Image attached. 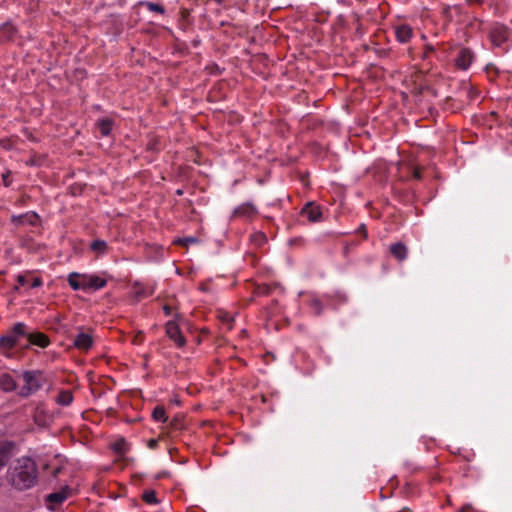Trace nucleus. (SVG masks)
Masks as SVG:
<instances>
[{
	"mask_svg": "<svg viewBox=\"0 0 512 512\" xmlns=\"http://www.w3.org/2000/svg\"><path fill=\"white\" fill-rule=\"evenodd\" d=\"M300 216L310 223H315L320 219V206L315 201H309L301 209Z\"/></svg>",
	"mask_w": 512,
	"mask_h": 512,
	"instance_id": "nucleus-4",
	"label": "nucleus"
},
{
	"mask_svg": "<svg viewBox=\"0 0 512 512\" xmlns=\"http://www.w3.org/2000/svg\"><path fill=\"white\" fill-rule=\"evenodd\" d=\"M79 276H80V273H76V272H72L68 275V283L73 290H81V288L84 287V285H82L79 282V279H80Z\"/></svg>",
	"mask_w": 512,
	"mask_h": 512,
	"instance_id": "nucleus-23",
	"label": "nucleus"
},
{
	"mask_svg": "<svg viewBox=\"0 0 512 512\" xmlns=\"http://www.w3.org/2000/svg\"><path fill=\"white\" fill-rule=\"evenodd\" d=\"M391 254L399 261H403L407 258L408 249L402 242H397L390 247Z\"/></svg>",
	"mask_w": 512,
	"mask_h": 512,
	"instance_id": "nucleus-15",
	"label": "nucleus"
},
{
	"mask_svg": "<svg viewBox=\"0 0 512 512\" xmlns=\"http://www.w3.org/2000/svg\"><path fill=\"white\" fill-rule=\"evenodd\" d=\"M432 50H433V48H432L431 46H429V47L427 48V51H432Z\"/></svg>",
	"mask_w": 512,
	"mask_h": 512,
	"instance_id": "nucleus-45",
	"label": "nucleus"
},
{
	"mask_svg": "<svg viewBox=\"0 0 512 512\" xmlns=\"http://www.w3.org/2000/svg\"><path fill=\"white\" fill-rule=\"evenodd\" d=\"M256 214V208L251 203L240 205L234 210V215L239 217H252Z\"/></svg>",
	"mask_w": 512,
	"mask_h": 512,
	"instance_id": "nucleus-16",
	"label": "nucleus"
},
{
	"mask_svg": "<svg viewBox=\"0 0 512 512\" xmlns=\"http://www.w3.org/2000/svg\"><path fill=\"white\" fill-rule=\"evenodd\" d=\"M10 332L19 340L21 337H27L28 335L26 332V325L22 322L16 323Z\"/></svg>",
	"mask_w": 512,
	"mask_h": 512,
	"instance_id": "nucleus-22",
	"label": "nucleus"
},
{
	"mask_svg": "<svg viewBox=\"0 0 512 512\" xmlns=\"http://www.w3.org/2000/svg\"><path fill=\"white\" fill-rule=\"evenodd\" d=\"M38 467L30 457L16 459L7 470L8 483L19 491L28 490L38 482Z\"/></svg>",
	"mask_w": 512,
	"mask_h": 512,
	"instance_id": "nucleus-1",
	"label": "nucleus"
},
{
	"mask_svg": "<svg viewBox=\"0 0 512 512\" xmlns=\"http://www.w3.org/2000/svg\"><path fill=\"white\" fill-rule=\"evenodd\" d=\"M90 249L100 255L106 253L108 245L104 240L97 239L90 244Z\"/></svg>",
	"mask_w": 512,
	"mask_h": 512,
	"instance_id": "nucleus-21",
	"label": "nucleus"
},
{
	"mask_svg": "<svg viewBox=\"0 0 512 512\" xmlns=\"http://www.w3.org/2000/svg\"><path fill=\"white\" fill-rule=\"evenodd\" d=\"M226 0H216V2L220 5L222 3H224Z\"/></svg>",
	"mask_w": 512,
	"mask_h": 512,
	"instance_id": "nucleus-44",
	"label": "nucleus"
},
{
	"mask_svg": "<svg viewBox=\"0 0 512 512\" xmlns=\"http://www.w3.org/2000/svg\"><path fill=\"white\" fill-rule=\"evenodd\" d=\"M153 293L152 290H148L143 284L135 282L132 285V296L136 301H140Z\"/></svg>",
	"mask_w": 512,
	"mask_h": 512,
	"instance_id": "nucleus-14",
	"label": "nucleus"
},
{
	"mask_svg": "<svg viewBox=\"0 0 512 512\" xmlns=\"http://www.w3.org/2000/svg\"><path fill=\"white\" fill-rule=\"evenodd\" d=\"M17 282L18 284H20L21 286H24L28 283V279L26 278V276L24 275H18L17 276Z\"/></svg>",
	"mask_w": 512,
	"mask_h": 512,
	"instance_id": "nucleus-35",
	"label": "nucleus"
},
{
	"mask_svg": "<svg viewBox=\"0 0 512 512\" xmlns=\"http://www.w3.org/2000/svg\"><path fill=\"white\" fill-rule=\"evenodd\" d=\"M221 320H222L223 322H226L227 324H230V323L232 322V320H233V319H232V317H230V316L228 315V313H223V314H222V316H221ZM229 328H231V325H229Z\"/></svg>",
	"mask_w": 512,
	"mask_h": 512,
	"instance_id": "nucleus-36",
	"label": "nucleus"
},
{
	"mask_svg": "<svg viewBox=\"0 0 512 512\" xmlns=\"http://www.w3.org/2000/svg\"><path fill=\"white\" fill-rule=\"evenodd\" d=\"M468 1H469L470 3H478V4H480V3H482V2H483V0H468Z\"/></svg>",
	"mask_w": 512,
	"mask_h": 512,
	"instance_id": "nucleus-43",
	"label": "nucleus"
},
{
	"mask_svg": "<svg viewBox=\"0 0 512 512\" xmlns=\"http://www.w3.org/2000/svg\"><path fill=\"white\" fill-rule=\"evenodd\" d=\"M38 221V215L35 213H26L25 214V223H29L30 225H35Z\"/></svg>",
	"mask_w": 512,
	"mask_h": 512,
	"instance_id": "nucleus-32",
	"label": "nucleus"
},
{
	"mask_svg": "<svg viewBox=\"0 0 512 512\" xmlns=\"http://www.w3.org/2000/svg\"><path fill=\"white\" fill-rule=\"evenodd\" d=\"M73 344L79 350L88 351L93 345V338L88 333L79 332L75 336Z\"/></svg>",
	"mask_w": 512,
	"mask_h": 512,
	"instance_id": "nucleus-8",
	"label": "nucleus"
},
{
	"mask_svg": "<svg viewBox=\"0 0 512 512\" xmlns=\"http://www.w3.org/2000/svg\"><path fill=\"white\" fill-rule=\"evenodd\" d=\"M152 417L156 421H160V422H167L168 421V417L166 416L165 409L162 406H156L154 408V410L152 412Z\"/></svg>",
	"mask_w": 512,
	"mask_h": 512,
	"instance_id": "nucleus-24",
	"label": "nucleus"
},
{
	"mask_svg": "<svg viewBox=\"0 0 512 512\" xmlns=\"http://www.w3.org/2000/svg\"><path fill=\"white\" fill-rule=\"evenodd\" d=\"M7 177H8L7 175H3V181H4V183H5V185H6V186H8V185H9V183L7 182V181H8V178H7Z\"/></svg>",
	"mask_w": 512,
	"mask_h": 512,
	"instance_id": "nucleus-42",
	"label": "nucleus"
},
{
	"mask_svg": "<svg viewBox=\"0 0 512 512\" xmlns=\"http://www.w3.org/2000/svg\"><path fill=\"white\" fill-rule=\"evenodd\" d=\"M413 35L412 28L409 25L402 24L395 27V36L400 43H407Z\"/></svg>",
	"mask_w": 512,
	"mask_h": 512,
	"instance_id": "nucleus-12",
	"label": "nucleus"
},
{
	"mask_svg": "<svg viewBox=\"0 0 512 512\" xmlns=\"http://www.w3.org/2000/svg\"><path fill=\"white\" fill-rule=\"evenodd\" d=\"M72 401H73V395H72L71 391H69V390L61 391L56 398V402L62 406H68L72 403Z\"/></svg>",
	"mask_w": 512,
	"mask_h": 512,
	"instance_id": "nucleus-20",
	"label": "nucleus"
},
{
	"mask_svg": "<svg viewBox=\"0 0 512 512\" xmlns=\"http://www.w3.org/2000/svg\"><path fill=\"white\" fill-rule=\"evenodd\" d=\"M98 128L102 136H107L110 134L112 129V121L109 119H103L99 121Z\"/></svg>",
	"mask_w": 512,
	"mask_h": 512,
	"instance_id": "nucleus-25",
	"label": "nucleus"
},
{
	"mask_svg": "<svg viewBox=\"0 0 512 512\" xmlns=\"http://www.w3.org/2000/svg\"><path fill=\"white\" fill-rule=\"evenodd\" d=\"M170 426L175 429V430H181L184 425L182 423V419L180 416H176L174 417L171 421H170Z\"/></svg>",
	"mask_w": 512,
	"mask_h": 512,
	"instance_id": "nucleus-31",
	"label": "nucleus"
},
{
	"mask_svg": "<svg viewBox=\"0 0 512 512\" xmlns=\"http://www.w3.org/2000/svg\"><path fill=\"white\" fill-rule=\"evenodd\" d=\"M465 510H466V507H463V508L460 510V512H465Z\"/></svg>",
	"mask_w": 512,
	"mask_h": 512,
	"instance_id": "nucleus-46",
	"label": "nucleus"
},
{
	"mask_svg": "<svg viewBox=\"0 0 512 512\" xmlns=\"http://www.w3.org/2000/svg\"><path fill=\"white\" fill-rule=\"evenodd\" d=\"M158 441L156 439H150L148 441V447L154 449L157 447Z\"/></svg>",
	"mask_w": 512,
	"mask_h": 512,
	"instance_id": "nucleus-38",
	"label": "nucleus"
},
{
	"mask_svg": "<svg viewBox=\"0 0 512 512\" xmlns=\"http://www.w3.org/2000/svg\"><path fill=\"white\" fill-rule=\"evenodd\" d=\"M166 333L168 337L177 344V346L183 347L185 345V338L182 335L179 326L175 322L169 321L166 324Z\"/></svg>",
	"mask_w": 512,
	"mask_h": 512,
	"instance_id": "nucleus-5",
	"label": "nucleus"
},
{
	"mask_svg": "<svg viewBox=\"0 0 512 512\" xmlns=\"http://www.w3.org/2000/svg\"><path fill=\"white\" fill-rule=\"evenodd\" d=\"M251 241L256 245V246H261L263 245L264 243L267 242V237L264 233L262 232H256L254 233L252 236H251Z\"/></svg>",
	"mask_w": 512,
	"mask_h": 512,
	"instance_id": "nucleus-28",
	"label": "nucleus"
},
{
	"mask_svg": "<svg viewBox=\"0 0 512 512\" xmlns=\"http://www.w3.org/2000/svg\"><path fill=\"white\" fill-rule=\"evenodd\" d=\"M19 339L15 337L11 332L0 337V348L4 350L12 349L18 345Z\"/></svg>",
	"mask_w": 512,
	"mask_h": 512,
	"instance_id": "nucleus-17",
	"label": "nucleus"
},
{
	"mask_svg": "<svg viewBox=\"0 0 512 512\" xmlns=\"http://www.w3.org/2000/svg\"><path fill=\"white\" fill-rule=\"evenodd\" d=\"M163 310H164V312H165V314H166V315H170V313H171V307H170V306L165 305V306L163 307Z\"/></svg>",
	"mask_w": 512,
	"mask_h": 512,
	"instance_id": "nucleus-41",
	"label": "nucleus"
},
{
	"mask_svg": "<svg viewBox=\"0 0 512 512\" xmlns=\"http://www.w3.org/2000/svg\"><path fill=\"white\" fill-rule=\"evenodd\" d=\"M14 447L15 444L11 441H0V467L4 468L7 464Z\"/></svg>",
	"mask_w": 512,
	"mask_h": 512,
	"instance_id": "nucleus-9",
	"label": "nucleus"
},
{
	"mask_svg": "<svg viewBox=\"0 0 512 512\" xmlns=\"http://www.w3.org/2000/svg\"><path fill=\"white\" fill-rule=\"evenodd\" d=\"M412 175H413V177H414L415 179H417V180H420V179H421V177H422V176H421V171H420L418 168H415V169L413 170V174H412Z\"/></svg>",
	"mask_w": 512,
	"mask_h": 512,
	"instance_id": "nucleus-39",
	"label": "nucleus"
},
{
	"mask_svg": "<svg viewBox=\"0 0 512 512\" xmlns=\"http://www.w3.org/2000/svg\"><path fill=\"white\" fill-rule=\"evenodd\" d=\"M359 231L363 234L364 238L367 237V232H366V227L364 224H362L360 227H359Z\"/></svg>",
	"mask_w": 512,
	"mask_h": 512,
	"instance_id": "nucleus-40",
	"label": "nucleus"
},
{
	"mask_svg": "<svg viewBox=\"0 0 512 512\" xmlns=\"http://www.w3.org/2000/svg\"><path fill=\"white\" fill-rule=\"evenodd\" d=\"M0 387L6 391H13L16 388V383L11 375L9 374H3L0 377Z\"/></svg>",
	"mask_w": 512,
	"mask_h": 512,
	"instance_id": "nucleus-18",
	"label": "nucleus"
},
{
	"mask_svg": "<svg viewBox=\"0 0 512 512\" xmlns=\"http://www.w3.org/2000/svg\"><path fill=\"white\" fill-rule=\"evenodd\" d=\"M490 38L495 46H502L508 38V30L502 25L494 26L490 31Z\"/></svg>",
	"mask_w": 512,
	"mask_h": 512,
	"instance_id": "nucleus-6",
	"label": "nucleus"
},
{
	"mask_svg": "<svg viewBox=\"0 0 512 512\" xmlns=\"http://www.w3.org/2000/svg\"><path fill=\"white\" fill-rule=\"evenodd\" d=\"M142 499L148 504H156L158 502L156 493L153 490L144 491Z\"/></svg>",
	"mask_w": 512,
	"mask_h": 512,
	"instance_id": "nucleus-29",
	"label": "nucleus"
},
{
	"mask_svg": "<svg viewBox=\"0 0 512 512\" xmlns=\"http://www.w3.org/2000/svg\"><path fill=\"white\" fill-rule=\"evenodd\" d=\"M64 470L65 461L59 455L54 456L42 465V471L49 473L52 479H57Z\"/></svg>",
	"mask_w": 512,
	"mask_h": 512,
	"instance_id": "nucleus-3",
	"label": "nucleus"
},
{
	"mask_svg": "<svg viewBox=\"0 0 512 512\" xmlns=\"http://www.w3.org/2000/svg\"><path fill=\"white\" fill-rule=\"evenodd\" d=\"M113 449L119 455L125 454L127 451L126 441L124 439H120V440L116 441L113 445Z\"/></svg>",
	"mask_w": 512,
	"mask_h": 512,
	"instance_id": "nucleus-27",
	"label": "nucleus"
},
{
	"mask_svg": "<svg viewBox=\"0 0 512 512\" xmlns=\"http://www.w3.org/2000/svg\"><path fill=\"white\" fill-rule=\"evenodd\" d=\"M474 58L473 52L469 48H462L458 52L455 64L458 68L466 70L469 68Z\"/></svg>",
	"mask_w": 512,
	"mask_h": 512,
	"instance_id": "nucleus-7",
	"label": "nucleus"
},
{
	"mask_svg": "<svg viewBox=\"0 0 512 512\" xmlns=\"http://www.w3.org/2000/svg\"><path fill=\"white\" fill-rule=\"evenodd\" d=\"M199 242V239L197 237H184V238H178L174 240V244L181 245V246H188L189 244H196Z\"/></svg>",
	"mask_w": 512,
	"mask_h": 512,
	"instance_id": "nucleus-26",
	"label": "nucleus"
},
{
	"mask_svg": "<svg viewBox=\"0 0 512 512\" xmlns=\"http://www.w3.org/2000/svg\"><path fill=\"white\" fill-rule=\"evenodd\" d=\"M89 276H90V275H87V274H80V276H79V278H80V279H79V282H80L82 285H84V287H83V288H81V290H84V291L89 290V285H87V284L89 283V281H88Z\"/></svg>",
	"mask_w": 512,
	"mask_h": 512,
	"instance_id": "nucleus-33",
	"label": "nucleus"
},
{
	"mask_svg": "<svg viewBox=\"0 0 512 512\" xmlns=\"http://www.w3.org/2000/svg\"><path fill=\"white\" fill-rule=\"evenodd\" d=\"M42 284V281L40 278L36 277L33 279V281L30 284V288H36L39 287Z\"/></svg>",
	"mask_w": 512,
	"mask_h": 512,
	"instance_id": "nucleus-37",
	"label": "nucleus"
},
{
	"mask_svg": "<svg viewBox=\"0 0 512 512\" xmlns=\"http://www.w3.org/2000/svg\"><path fill=\"white\" fill-rule=\"evenodd\" d=\"M89 289L98 290L106 286L107 281L97 275H90L88 279Z\"/></svg>",
	"mask_w": 512,
	"mask_h": 512,
	"instance_id": "nucleus-19",
	"label": "nucleus"
},
{
	"mask_svg": "<svg viewBox=\"0 0 512 512\" xmlns=\"http://www.w3.org/2000/svg\"><path fill=\"white\" fill-rule=\"evenodd\" d=\"M71 494V489L69 486L63 487L60 491L50 493L47 495L46 500L51 504H61L63 501L67 499V497Z\"/></svg>",
	"mask_w": 512,
	"mask_h": 512,
	"instance_id": "nucleus-10",
	"label": "nucleus"
},
{
	"mask_svg": "<svg viewBox=\"0 0 512 512\" xmlns=\"http://www.w3.org/2000/svg\"><path fill=\"white\" fill-rule=\"evenodd\" d=\"M16 34V29L10 23L0 26V44L12 41Z\"/></svg>",
	"mask_w": 512,
	"mask_h": 512,
	"instance_id": "nucleus-13",
	"label": "nucleus"
},
{
	"mask_svg": "<svg viewBox=\"0 0 512 512\" xmlns=\"http://www.w3.org/2000/svg\"><path fill=\"white\" fill-rule=\"evenodd\" d=\"M22 379L24 382L20 392L22 396H29L30 394L35 393L42 387L45 381L43 373L38 370L24 372Z\"/></svg>",
	"mask_w": 512,
	"mask_h": 512,
	"instance_id": "nucleus-2",
	"label": "nucleus"
},
{
	"mask_svg": "<svg viewBox=\"0 0 512 512\" xmlns=\"http://www.w3.org/2000/svg\"><path fill=\"white\" fill-rule=\"evenodd\" d=\"M147 8L152 12H158L161 14H163L165 12L164 7L158 3L148 2Z\"/></svg>",
	"mask_w": 512,
	"mask_h": 512,
	"instance_id": "nucleus-30",
	"label": "nucleus"
},
{
	"mask_svg": "<svg viewBox=\"0 0 512 512\" xmlns=\"http://www.w3.org/2000/svg\"><path fill=\"white\" fill-rule=\"evenodd\" d=\"M11 222L14 223L15 225H20V224L25 223V214L13 215L11 217Z\"/></svg>",
	"mask_w": 512,
	"mask_h": 512,
	"instance_id": "nucleus-34",
	"label": "nucleus"
},
{
	"mask_svg": "<svg viewBox=\"0 0 512 512\" xmlns=\"http://www.w3.org/2000/svg\"><path fill=\"white\" fill-rule=\"evenodd\" d=\"M27 340L29 344L45 348L49 345L50 341L47 335L42 332L28 333Z\"/></svg>",
	"mask_w": 512,
	"mask_h": 512,
	"instance_id": "nucleus-11",
	"label": "nucleus"
}]
</instances>
